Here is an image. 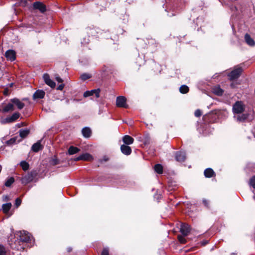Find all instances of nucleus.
Wrapping results in <instances>:
<instances>
[{
    "label": "nucleus",
    "mask_w": 255,
    "mask_h": 255,
    "mask_svg": "<svg viewBox=\"0 0 255 255\" xmlns=\"http://www.w3.org/2000/svg\"><path fill=\"white\" fill-rule=\"evenodd\" d=\"M19 117L20 114L18 112H15L11 116H8L5 118H1L0 122L2 125L12 123L16 121Z\"/></svg>",
    "instance_id": "obj_1"
},
{
    "label": "nucleus",
    "mask_w": 255,
    "mask_h": 255,
    "mask_svg": "<svg viewBox=\"0 0 255 255\" xmlns=\"http://www.w3.org/2000/svg\"><path fill=\"white\" fill-rule=\"evenodd\" d=\"M245 110V105L241 101L235 103L233 107V112L235 114H241Z\"/></svg>",
    "instance_id": "obj_2"
},
{
    "label": "nucleus",
    "mask_w": 255,
    "mask_h": 255,
    "mask_svg": "<svg viewBox=\"0 0 255 255\" xmlns=\"http://www.w3.org/2000/svg\"><path fill=\"white\" fill-rule=\"evenodd\" d=\"M242 72V68L238 67L235 68L229 74L230 80H233L237 79L240 76Z\"/></svg>",
    "instance_id": "obj_3"
},
{
    "label": "nucleus",
    "mask_w": 255,
    "mask_h": 255,
    "mask_svg": "<svg viewBox=\"0 0 255 255\" xmlns=\"http://www.w3.org/2000/svg\"><path fill=\"white\" fill-rule=\"evenodd\" d=\"M19 240L23 242H28L31 241V235L26 231H20L19 232Z\"/></svg>",
    "instance_id": "obj_4"
},
{
    "label": "nucleus",
    "mask_w": 255,
    "mask_h": 255,
    "mask_svg": "<svg viewBox=\"0 0 255 255\" xmlns=\"http://www.w3.org/2000/svg\"><path fill=\"white\" fill-rule=\"evenodd\" d=\"M116 105L118 107L128 108V106L126 103V98L123 96H119L117 98Z\"/></svg>",
    "instance_id": "obj_5"
},
{
    "label": "nucleus",
    "mask_w": 255,
    "mask_h": 255,
    "mask_svg": "<svg viewBox=\"0 0 255 255\" xmlns=\"http://www.w3.org/2000/svg\"><path fill=\"white\" fill-rule=\"evenodd\" d=\"M191 231L190 226L186 223H182L181 224L180 231L184 236H186L188 235Z\"/></svg>",
    "instance_id": "obj_6"
},
{
    "label": "nucleus",
    "mask_w": 255,
    "mask_h": 255,
    "mask_svg": "<svg viewBox=\"0 0 255 255\" xmlns=\"http://www.w3.org/2000/svg\"><path fill=\"white\" fill-rule=\"evenodd\" d=\"M43 78L45 83L51 88H54L55 87V83L50 79L48 74H44L43 76Z\"/></svg>",
    "instance_id": "obj_7"
},
{
    "label": "nucleus",
    "mask_w": 255,
    "mask_h": 255,
    "mask_svg": "<svg viewBox=\"0 0 255 255\" xmlns=\"http://www.w3.org/2000/svg\"><path fill=\"white\" fill-rule=\"evenodd\" d=\"M33 8L35 9H38L41 12H44L46 11L45 5L42 2L36 1L33 4Z\"/></svg>",
    "instance_id": "obj_8"
},
{
    "label": "nucleus",
    "mask_w": 255,
    "mask_h": 255,
    "mask_svg": "<svg viewBox=\"0 0 255 255\" xmlns=\"http://www.w3.org/2000/svg\"><path fill=\"white\" fill-rule=\"evenodd\" d=\"M100 89L92 90L91 91H87L84 92V97H87L93 95L94 94H95L96 98H99L100 97Z\"/></svg>",
    "instance_id": "obj_9"
},
{
    "label": "nucleus",
    "mask_w": 255,
    "mask_h": 255,
    "mask_svg": "<svg viewBox=\"0 0 255 255\" xmlns=\"http://www.w3.org/2000/svg\"><path fill=\"white\" fill-rule=\"evenodd\" d=\"M15 52L13 50H8L5 53V56L7 60L13 61L15 59Z\"/></svg>",
    "instance_id": "obj_10"
},
{
    "label": "nucleus",
    "mask_w": 255,
    "mask_h": 255,
    "mask_svg": "<svg viewBox=\"0 0 255 255\" xmlns=\"http://www.w3.org/2000/svg\"><path fill=\"white\" fill-rule=\"evenodd\" d=\"M14 108L13 103L10 101V102L8 103L7 104H5L3 106L2 111L3 113H8L9 112H12L14 111Z\"/></svg>",
    "instance_id": "obj_11"
},
{
    "label": "nucleus",
    "mask_w": 255,
    "mask_h": 255,
    "mask_svg": "<svg viewBox=\"0 0 255 255\" xmlns=\"http://www.w3.org/2000/svg\"><path fill=\"white\" fill-rule=\"evenodd\" d=\"M33 179V175L31 173H28L21 178V181L22 184L26 185L32 181Z\"/></svg>",
    "instance_id": "obj_12"
},
{
    "label": "nucleus",
    "mask_w": 255,
    "mask_h": 255,
    "mask_svg": "<svg viewBox=\"0 0 255 255\" xmlns=\"http://www.w3.org/2000/svg\"><path fill=\"white\" fill-rule=\"evenodd\" d=\"M10 102L13 103V105L16 106L19 110L23 109L25 106L23 103L17 98L11 99Z\"/></svg>",
    "instance_id": "obj_13"
},
{
    "label": "nucleus",
    "mask_w": 255,
    "mask_h": 255,
    "mask_svg": "<svg viewBox=\"0 0 255 255\" xmlns=\"http://www.w3.org/2000/svg\"><path fill=\"white\" fill-rule=\"evenodd\" d=\"M121 150L122 152L126 155H128L130 154L131 152V148L128 145H122L121 146Z\"/></svg>",
    "instance_id": "obj_14"
},
{
    "label": "nucleus",
    "mask_w": 255,
    "mask_h": 255,
    "mask_svg": "<svg viewBox=\"0 0 255 255\" xmlns=\"http://www.w3.org/2000/svg\"><path fill=\"white\" fill-rule=\"evenodd\" d=\"M245 39L246 42L251 46H254L255 45V41L254 40L251 38L250 35L247 33L245 35Z\"/></svg>",
    "instance_id": "obj_15"
},
{
    "label": "nucleus",
    "mask_w": 255,
    "mask_h": 255,
    "mask_svg": "<svg viewBox=\"0 0 255 255\" xmlns=\"http://www.w3.org/2000/svg\"><path fill=\"white\" fill-rule=\"evenodd\" d=\"M185 153L183 151L177 152L176 154V159L178 161H183L185 159Z\"/></svg>",
    "instance_id": "obj_16"
},
{
    "label": "nucleus",
    "mask_w": 255,
    "mask_h": 255,
    "mask_svg": "<svg viewBox=\"0 0 255 255\" xmlns=\"http://www.w3.org/2000/svg\"><path fill=\"white\" fill-rule=\"evenodd\" d=\"M123 141L125 144H131L134 141V139L129 135H126L123 137Z\"/></svg>",
    "instance_id": "obj_17"
},
{
    "label": "nucleus",
    "mask_w": 255,
    "mask_h": 255,
    "mask_svg": "<svg viewBox=\"0 0 255 255\" xmlns=\"http://www.w3.org/2000/svg\"><path fill=\"white\" fill-rule=\"evenodd\" d=\"M41 141L39 140L37 142L33 144L31 149L34 152H38L39 150L42 149V146L41 144Z\"/></svg>",
    "instance_id": "obj_18"
},
{
    "label": "nucleus",
    "mask_w": 255,
    "mask_h": 255,
    "mask_svg": "<svg viewBox=\"0 0 255 255\" xmlns=\"http://www.w3.org/2000/svg\"><path fill=\"white\" fill-rule=\"evenodd\" d=\"M45 92L43 90H37L33 94L34 99H42L44 97Z\"/></svg>",
    "instance_id": "obj_19"
},
{
    "label": "nucleus",
    "mask_w": 255,
    "mask_h": 255,
    "mask_svg": "<svg viewBox=\"0 0 255 255\" xmlns=\"http://www.w3.org/2000/svg\"><path fill=\"white\" fill-rule=\"evenodd\" d=\"M82 133L85 137L88 138L91 135V130L89 128L85 127L82 129Z\"/></svg>",
    "instance_id": "obj_20"
},
{
    "label": "nucleus",
    "mask_w": 255,
    "mask_h": 255,
    "mask_svg": "<svg viewBox=\"0 0 255 255\" xmlns=\"http://www.w3.org/2000/svg\"><path fill=\"white\" fill-rule=\"evenodd\" d=\"M204 174L206 177L210 178L215 175V172L212 168H208L205 170Z\"/></svg>",
    "instance_id": "obj_21"
},
{
    "label": "nucleus",
    "mask_w": 255,
    "mask_h": 255,
    "mask_svg": "<svg viewBox=\"0 0 255 255\" xmlns=\"http://www.w3.org/2000/svg\"><path fill=\"white\" fill-rule=\"evenodd\" d=\"M82 160L91 161L93 160V156L89 153H85L81 155Z\"/></svg>",
    "instance_id": "obj_22"
},
{
    "label": "nucleus",
    "mask_w": 255,
    "mask_h": 255,
    "mask_svg": "<svg viewBox=\"0 0 255 255\" xmlns=\"http://www.w3.org/2000/svg\"><path fill=\"white\" fill-rule=\"evenodd\" d=\"M19 132L20 136L23 138L26 137L29 134L30 131L28 129H21L19 130Z\"/></svg>",
    "instance_id": "obj_23"
},
{
    "label": "nucleus",
    "mask_w": 255,
    "mask_h": 255,
    "mask_svg": "<svg viewBox=\"0 0 255 255\" xmlns=\"http://www.w3.org/2000/svg\"><path fill=\"white\" fill-rule=\"evenodd\" d=\"M11 207V204L10 203L4 204L2 206V211L5 214H6L8 212Z\"/></svg>",
    "instance_id": "obj_24"
},
{
    "label": "nucleus",
    "mask_w": 255,
    "mask_h": 255,
    "mask_svg": "<svg viewBox=\"0 0 255 255\" xmlns=\"http://www.w3.org/2000/svg\"><path fill=\"white\" fill-rule=\"evenodd\" d=\"M248 117V115L245 114L234 117L235 118H236L237 121L239 122H244L247 119Z\"/></svg>",
    "instance_id": "obj_25"
},
{
    "label": "nucleus",
    "mask_w": 255,
    "mask_h": 255,
    "mask_svg": "<svg viewBox=\"0 0 255 255\" xmlns=\"http://www.w3.org/2000/svg\"><path fill=\"white\" fill-rule=\"evenodd\" d=\"M79 151L80 149L78 148L73 146H71L69 148L68 151L69 155H72L78 152Z\"/></svg>",
    "instance_id": "obj_26"
},
{
    "label": "nucleus",
    "mask_w": 255,
    "mask_h": 255,
    "mask_svg": "<svg viewBox=\"0 0 255 255\" xmlns=\"http://www.w3.org/2000/svg\"><path fill=\"white\" fill-rule=\"evenodd\" d=\"M179 91L182 94H186L189 91V88L187 86L183 85L180 87Z\"/></svg>",
    "instance_id": "obj_27"
},
{
    "label": "nucleus",
    "mask_w": 255,
    "mask_h": 255,
    "mask_svg": "<svg viewBox=\"0 0 255 255\" xmlns=\"http://www.w3.org/2000/svg\"><path fill=\"white\" fill-rule=\"evenodd\" d=\"M155 171L158 174H161L163 171V167L161 164H157L154 166Z\"/></svg>",
    "instance_id": "obj_28"
},
{
    "label": "nucleus",
    "mask_w": 255,
    "mask_h": 255,
    "mask_svg": "<svg viewBox=\"0 0 255 255\" xmlns=\"http://www.w3.org/2000/svg\"><path fill=\"white\" fill-rule=\"evenodd\" d=\"M7 250L3 245L0 244V255H6Z\"/></svg>",
    "instance_id": "obj_29"
},
{
    "label": "nucleus",
    "mask_w": 255,
    "mask_h": 255,
    "mask_svg": "<svg viewBox=\"0 0 255 255\" xmlns=\"http://www.w3.org/2000/svg\"><path fill=\"white\" fill-rule=\"evenodd\" d=\"M213 92L215 94L218 96L222 95L223 93V91L220 87H215L213 89Z\"/></svg>",
    "instance_id": "obj_30"
},
{
    "label": "nucleus",
    "mask_w": 255,
    "mask_h": 255,
    "mask_svg": "<svg viewBox=\"0 0 255 255\" xmlns=\"http://www.w3.org/2000/svg\"><path fill=\"white\" fill-rule=\"evenodd\" d=\"M14 179L13 177H11L7 179L5 182V185L6 187H9L14 182Z\"/></svg>",
    "instance_id": "obj_31"
},
{
    "label": "nucleus",
    "mask_w": 255,
    "mask_h": 255,
    "mask_svg": "<svg viewBox=\"0 0 255 255\" xmlns=\"http://www.w3.org/2000/svg\"><path fill=\"white\" fill-rule=\"evenodd\" d=\"M20 166L24 171L27 170L29 168V164L25 161H22L20 162Z\"/></svg>",
    "instance_id": "obj_32"
},
{
    "label": "nucleus",
    "mask_w": 255,
    "mask_h": 255,
    "mask_svg": "<svg viewBox=\"0 0 255 255\" xmlns=\"http://www.w3.org/2000/svg\"><path fill=\"white\" fill-rule=\"evenodd\" d=\"M80 77L82 80L85 81L88 79L90 78L91 77V75L89 74L84 73L81 75Z\"/></svg>",
    "instance_id": "obj_33"
},
{
    "label": "nucleus",
    "mask_w": 255,
    "mask_h": 255,
    "mask_svg": "<svg viewBox=\"0 0 255 255\" xmlns=\"http://www.w3.org/2000/svg\"><path fill=\"white\" fill-rule=\"evenodd\" d=\"M249 184L255 189V175L253 176L250 180Z\"/></svg>",
    "instance_id": "obj_34"
},
{
    "label": "nucleus",
    "mask_w": 255,
    "mask_h": 255,
    "mask_svg": "<svg viewBox=\"0 0 255 255\" xmlns=\"http://www.w3.org/2000/svg\"><path fill=\"white\" fill-rule=\"evenodd\" d=\"M178 239L181 244H185L186 242V239L181 235L178 236Z\"/></svg>",
    "instance_id": "obj_35"
},
{
    "label": "nucleus",
    "mask_w": 255,
    "mask_h": 255,
    "mask_svg": "<svg viewBox=\"0 0 255 255\" xmlns=\"http://www.w3.org/2000/svg\"><path fill=\"white\" fill-rule=\"evenodd\" d=\"M29 0H20V4L22 6H25L27 4V2Z\"/></svg>",
    "instance_id": "obj_36"
},
{
    "label": "nucleus",
    "mask_w": 255,
    "mask_h": 255,
    "mask_svg": "<svg viewBox=\"0 0 255 255\" xmlns=\"http://www.w3.org/2000/svg\"><path fill=\"white\" fill-rule=\"evenodd\" d=\"M21 203V200L19 198H16L15 202V205L16 207H18Z\"/></svg>",
    "instance_id": "obj_37"
},
{
    "label": "nucleus",
    "mask_w": 255,
    "mask_h": 255,
    "mask_svg": "<svg viewBox=\"0 0 255 255\" xmlns=\"http://www.w3.org/2000/svg\"><path fill=\"white\" fill-rule=\"evenodd\" d=\"M195 116L197 117H199L200 116H201V112L200 110H197L195 112Z\"/></svg>",
    "instance_id": "obj_38"
},
{
    "label": "nucleus",
    "mask_w": 255,
    "mask_h": 255,
    "mask_svg": "<svg viewBox=\"0 0 255 255\" xmlns=\"http://www.w3.org/2000/svg\"><path fill=\"white\" fill-rule=\"evenodd\" d=\"M101 255H109V251L108 249H104L102 252Z\"/></svg>",
    "instance_id": "obj_39"
},
{
    "label": "nucleus",
    "mask_w": 255,
    "mask_h": 255,
    "mask_svg": "<svg viewBox=\"0 0 255 255\" xmlns=\"http://www.w3.org/2000/svg\"><path fill=\"white\" fill-rule=\"evenodd\" d=\"M64 87V84H61L57 87V89L58 90H62Z\"/></svg>",
    "instance_id": "obj_40"
},
{
    "label": "nucleus",
    "mask_w": 255,
    "mask_h": 255,
    "mask_svg": "<svg viewBox=\"0 0 255 255\" xmlns=\"http://www.w3.org/2000/svg\"><path fill=\"white\" fill-rule=\"evenodd\" d=\"M55 79H56V81L58 82H59V83H62L63 82V80L60 77H59V76H56L55 77Z\"/></svg>",
    "instance_id": "obj_41"
},
{
    "label": "nucleus",
    "mask_w": 255,
    "mask_h": 255,
    "mask_svg": "<svg viewBox=\"0 0 255 255\" xmlns=\"http://www.w3.org/2000/svg\"><path fill=\"white\" fill-rule=\"evenodd\" d=\"M75 161H79V160H82V158L81 155L75 158Z\"/></svg>",
    "instance_id": "obj_42"
},
{
    "label": "nucleus",
    "mask_w": 255,
    "mask_h": 255,
    "mask_svg": "<svg viewBox=\"0 0 255 255\" xmlns=\"http://www.w3.org/2000/svg\"><path fill=\"white\" fill-rule=\"evenodd\" d=\"M53 163L54 165H56V164H58L57 160V159H53Z\"/></svg>",
    "instance_id": "obj_43"
},
{
    "label": "nucleus",
    "mask_w": 255,
    "mask_h": 255,
    "mask_svg": "<svg viewBox=\"0 0 255 255\" xmlns=\"http://www.w3.org/2000/svg\"><path fill=\"white\" fill-rule=\"evenodd\" d=\"M15 141V139L14 138H11L10 140L8 141V142L13 143Z\"/></svg>",
    "instance_id": "obj_44"
},
{
    "label": "nucleus",
    "mask_w": 255,
    "mask_h": 255,
    "mask_svg": "<svg viewBox=\"0 0 255 255\" xmlns=\"http://www.w3.org/2000/svg\"><path fill=\"white\" fill-rule=\"evenodd\" d=\"M203 202L204 204H205V205L207 206L208 203L206 200H204L203 201Z\"/></svg>",
    "instance_id": "obj_45"
},
{
    "label": "nucleus",
    "mask_w": 255,
    "mask_h": 255,
    "mask_svg": "<svg viewBox=\"0 0 255 255\" xmlns=\"http://www.w3.org/2000/svg\"><path fill=\"white\" fill-rule=\"evenodd\" d=\"M207 243H208V241H204V242H202V245H205L207 244Z\"/></svg>",
    "instance_id": "obj_46"
},
{
    "label": "nucleus",
    "mask_w": 255,
    "mask_h": 255,
    "mask_svg": "<svg viewBox=\"0 0 255 255\" xmlns=\"http://www.w3.org/2000/svg\"><path fill=\"white\" fill-rule=\"evenodd\" d=\"M3 200H7L8 199V197L6 196H3Z\"/></svg>",
    "instance_id": "obj_47"
},
{
    "label": "nucleus",
    "mask_w": 255,
    "mask_h": 255,
    "mask_svg": "<svg viewBox=\"0 0 255 255\" xmlns=\"http://www.w3.org/2000/svg\"><path fill=\"white\" fill-rule=\"evenodd\" d=\"M17 126L19 128L20 127V126H21L20 124H17Z\"/></svg>",
    "instance_id": "obj_48"
}]
</instances>
